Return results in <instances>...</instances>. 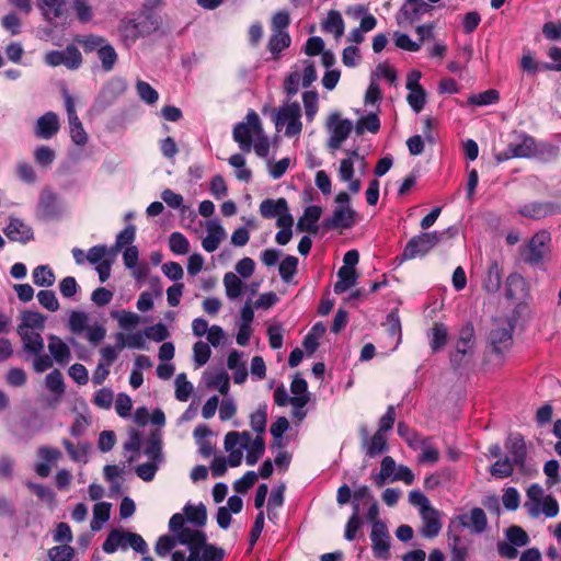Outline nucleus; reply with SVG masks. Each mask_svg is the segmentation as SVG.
I'll return each instance as SVG.
<instances>
[{
  "label": "nucleus",
  "mask_w": 561,
  "mask_h": 561,
  "mask_svg": "<svg viewBox=\"0 0 561 561\" xmlns=\"http://www.w3.org/2000/svg\"><path fill=\"white\" fill-rule=\"evenodd\" d=\"M458 232L456 227H449L443 231L421 232L413 236L405 244L402 253L398 256L400 262L411 261L428 254L445 236L454 237Z\"/></svg>",
  "instance_id": "nucleus-1"
},
{
  "label": "nucleus",
  "mask_w": 561,
  "mask_h": 561,
  "mask_svg": "<svg viewBox=\"0 0 561 561\" xmlns=\"http://www.w3.org/2000/svg\"><path fill=\"white\" fill-rule=\"evenodd\" d=\"M182 545L190 551L187 561H221L224 558L221 549L206 543V535L203 531H186L182 537Z\"/></svg>",
  "instance_id": "nucleus-2"
},
{
  "label": "nucleus",
  "mask_w": 561,
  "mask_h": 561,
  "mask_svg": "<svg viewBox=\"0 0 561 561\" xmlns=\"http://www.w3.org/2000/svg\"><path fill=\"white\" fill-rule=\"evenodd\" d=\"M237 446L247 450L245 460L249 466L255 465L265 450L264 438L256 435V437L252 439L250 433L245 431L229 432L225 436V449L234 448Z\"/></svg>",
  "instance_id": "nucleus-3"
},
{
  "label": "nucleus",
  "mask_w": 561,
  "mask_h": 561,
  "mask_svg": "<svg viewBox=\"0 0 561 561\" xmlns=\"http://www.w3.org/2000/svg\"><path fill=\"white\" fill-rule=\"evenodd\" d=\"M262 124L259 115L254 111H250L245 119L238 123L232 131L233 140L239 145L243 152H250L254 139L262 133Z\"/></svg>",
  "instance_id": "nucleus-4"
},
{
  "label": "nucleus",
  "mask_w": 561,
  "mask_h": 561,
  "mask_svg": "<svg viewBox=\"0 0 561 561\" xmlns=\"http://www.w3.org/2000/svg\"><path fill=\"white\" fill-rule=\"evenodd\" d=\"M145 445L144 454L148 461L142 463V481H151L159 466L163 462L161 431H152Z\"/></svg>",
  "instance_id": "nucleus-5"
},
{
  "label": "nucleus",
  "mask_w": 561,
  "mask_h": 561,
  "mask_svg": "<svg viewBox=\"0 0 561 561\" xmlns=\"http://www.w3.org/2000/svg\"><path fill=\"white\" fill-rule=\"evenodd\" d=\"M337 204L331 217L323 221L327 229H348L355 224L356 211L348 206L350 195L346 192H340L335 196Z\"/></svg>",
  "instance_id": "nucleus-6"
},
{
  "label": "nucleus",
  "mask_w": 561,
  "mask_h": 561,
  "mask_svg": "<svg viewBox=\"0 0 561 561\" xmlns=\"http://www.w3.org/2000/svg\"><path fill=\"white\" fill-rule=\"evenodd\" d=\"M301 108L298 102L286 103L280 106L274 116V123L277 129L285 126V136L295 137L302 130L300 121Z\"/></svg>",
  "instance_id": "nucleus-7"
},
{
  "label": "nucleus",
  "mask_w": 561,
  "mask_h": 561,
  "mask_svg": "<svg viewBox=\"0 0 561 561\" xmlns=\"http://www.w3.org/2000/svg\"><path fill=\"white\" fill-rule=\"evenodd\" d=\"M43 19L53 27H65L69 24V7L66 0H37Z\"/></svg>",
  "instance_id": "nucleus-8"
},
{
  "label": "nucleus",
  "mask_w": 561,
  "mask_h": 561,
  "mask_svg": "<svg viewBox=\"0 0 561 561\" xmlns=\"http://www.w3.org/2000/svg\"><path fill=\"white\" fill-rule=\"evenodd\" d=\"M550 236L546 231H539L533 236L528 244L522 251L525 263L539 265L549 252Z\"/></svg>",
  "instance_id": "nucleus-9"
},
{
  "label": "nucleus",
  "mask_w": 561,
  "mask_h": 561,
  "mask_svg": "<svg viewBox=\"0 0 561 561\" xmlns=\"http://www.w3.org/2000/svg\"><path fill=\"white\" fill-rule=\"evenodd\" d=\"M129 547L140 552V535L122 529H113L102 545L105 553H114L118 548L126 550Z\"/></svg>",
  "instance_id": "nucleus-10"
},
{
  "label": "nucleus",
  "mask_w": 561,
  "mask_h": 561,
  "mask_svg": "<svg viewBox=\"0 0 561 561\" xmlns=\"http://www.w3.org/2000/svg\"><path fill=\"white\" fill-rule=\"evenodd\" d=\"M44 61L50 67L64 65L70 70H76L82 65V56L79 49L70 44L64 50H50L44 56Z\"/></svg>",
  "instance_id": "nucleus-11"
},
{
  "label": "nucleus",
  "mask_w": 561,
  "mask_h": 561,
  "mask_svg": "<svg viewBox=\"0 0 561 561\" xmlns=\"http://www.w3.org/2000/svg\"><path fill=\"white\" fill-rule=\"evenodd\" d=\"M328 127L330 130L328 147L336 150L348 138L353 124L350 119H342L339 114L334 113L329 117Z\"/></svg>",
  "instance_id": "nucleus-12"
},
{
  "label": "nucleus",
  "mask_w": 561,
  "mask_h": 561,
  "mask_svg": "<svg viewBox=\"0 0 561 561\" xmlns=\"http://www.w3.org/2000/svg\"><path fill=\"white\" fill-rule=\"evenodd\" d=\"M64 98L71 140L78 146H84L88 142V134L85 133L82 123L77 115L75 100L67 91L64 92Z\"/></svg>",
  "instance_id": "nucleus-13"
},
{
  "label": "nucleus",
  "mask_w": 561,
  "mask_h": 561,
  "mask_svg": "<svg viewBox=\"0 0 561 561\" xmlns=\"http://www.w3.org/2000/svg\"><path fill=\"white\" fill-rule=\"evenodd\" d=\"M373 553L377 559L388 560L390 558L391 537L386 523H375L370 531Z\"/></svg>",
  "instance_id": "nucleus-14"
},
{
  "label": "nucleus",
  "mask_w": 561,
  "mask_h": 561,
  "mask_svg": "<svg viewBox=\"0 0 561 561\" xmlns=\"http://www.w3.org/2000/svg\"><path fill=\"white\" fill-rule=\"evenodd\" d=\"M513 325L497 323L489 334V343L493 353L503 355L512 345Z\"/></svg>",
  "instance_id": "nucleus-15"
},
{
  "label": "nucleus",
  "mask_w": 561,
  "mask_h": 561,
  "mask_svg": "<svg viewBox=\"0 0 561 561\" xmlns=\"http://www.w3.org/2000/svg\"><path fill=\"white\" fill-rule=\"evenodd\" d=\"M125 91L126 84L124 81L111 80L102 88L99 95L96 96L94 102V108L98 112L104 111L110 105H112L117 100V98L124 94Z\"/></svg>",
  "instance_id": "nucleus-16"
},
{
  "label": "nucleus",
  "mask_w": 561,
  "mask_h": 561,
  "mask_svg": "<svg viewBox=\"0 0 561 561\" xmlns=\"http://www.w3.org/2000/svg\"><path fill=\"white\" fill-rule=\"evenodd\" d=\"M124 457L128 470L140 477V465L136 463L137 458L140 457V431L137 428L129 431L128 440L124 444Z\"/></svg>",
  "instance_id": "nucleus-17"
},
{
  "label": "nucleus",
  "mask_w": 561,
  "mask_h": 561,
  "mask_svg": "<svg viewBox=\"0 0 561 561\" xmlns=\"http://www.w3.org/2000/svg\"><path fill=\"white\" fill-rule=\"evenodd\" d=\"M454 523L461 528H469L474 534H482L488 527L486 515L480 507L472 508L469 514L457 516Z\"/></svg>",
  "instance_id": "nucleus-18"
},
{
  "label": "nucleus",
  "mask_w": 561,
  "mask_h": 561,
  "mask_svg": "<svg viewBox=\"0 0 561 561\" xmlns=\"http://www.w3.org/2000/svg\"><path fill=\"white\" fill-rule=\"evenodd\" d=\"M60 129L59 117L55 112L48 111L36 121L34 134L38 139H51Z\"/></svg>",
  "instance_id": "nucleus-19"
},
{
  "label": "nucleus",
  "mask_w": 561,
  "mask_h": 561,
  "mask_svg": "<svg viewBox=\"0 0 561 561\" xmlns=\"http://www.w3.org/2000/svg\"><path fill=\"white\" fill-rule=\"evenodd\" d=\"M4 234L10 241L27 243L34 239L33 229L23 220L10 217L9 224L3 229Z\"/></svg>",
  "instance_id": "nucleus-20"
},
{
  "label": "nucleus",
  "mask_w": 561,
  "mask_h": 561,
  "mask_svg": "<svg viewBox=\"0 0 561 561\" xmlns=\"http://www.w3.org/2000/svg\"><path fill=\"white\" fill-rule=\"evenodd\" d=\"M474 344V332L471 327L461 330L456 344V351L450 355V362L454 367L460 366L462 357L468 354Z\"/></svg>",
  "instance_id": "nucleus-21"
},
{
  "label": "nucleus",
  "mask_w": 561,
  "mask_h": 561,
  "mask_svg": "<svg viewBox=\"0 0 561 561\" xmlns=\"http://www.w3.org/2000/svg\"><path fill=\"white\" fill-rule=\"evenodd\" d=\"M519 215L530 219H541L558 213V207L549 202H531L518 209Z\"/></svg>",
  "instance_id": "nucleus-22"
},
{
  "label": "nucleus",
  "mask_w": 561,
  "mask_h": 561,
  "mask_svg": "<svg viewBox=\"0 0 561 561\" xmlns=\"http://www.w3.org/2000/svg\"><path fill=\"white\" fill-rule=\"evenodd\" d=\"M207 234L202 241L203 249L208 252H215L220 242L226 238V231L217 219L207 221L206 224Z\"/></svg>",
  "instance_id": "nucleus-23"
},
{
  "label": "nucleus",
  "mask_w": 561,
  "mask_h": 561,
  "mask_svg": "<svg viewBox=\"0 0 561 561\" xmlns=\"http://www.w3.org/2000/svg\"><path fill=\"white\" fill-rule=\"evenodd\" d=\"M508 150L516 158H530L536 154L535 139L525 133H518L515 140L510 142Z\"/></svg>",
  "instance_id": "nucleus-24"
},
{
  "label": "nucleus",
  "mask_w": 561,
  "mask_h": 561,
  "mask_svg": "<svg viewBox=\"0 0 561 561\" xmlns=\"http://www.w3.org/2000/svg\"><path fill=\"white\" fill-rule=\"evenodd\" d=\"M18 334L22 341L23 352L27 355H38L44 351V340L39 331L18 328Z\"/></svg>",
  "instance_id": "nucleus-25"
},
{
  "label": "nucleus",
  "mask_w": 561,
  "mask_h": 561,
  "mask_svg": "<svg viewBox=\"0 0 561 561\" xmlns=\"http://www.w3.org/2000/svg\"><path fill=\"white\" fill-rule=\"evenodd\" d=\"M507 456L516 466L522 467L526 459V444L520 435H510L505 442Z\"/></svg>",
  "instance_id": "nucleus-26"
},
{
  "label": "nucleus",
  "mask_w": 561,
  "mask_h": 561,
  "mask_svg": "<svg viewBox=\"0 0 561 561\" xmlns=\"http://www.w3.org/2000/svg\"><path fill=\"white\" fill-rule=\"evenodd\" d=\"M48 351L51 358L60 366L67 365L71 359L69 346L57 335H48Z\"/></svg>",
  "instance_id": "nucleus-27"
},
{
  "label": "nucleus",
  "mask_w": 561,
  "mask_h": 561,
  "mask_svg": "<svg viewBox=\"0 0 561 561\" xmlns=\"http://www.w3.org/2000/svg\"><path fill=\"white\" fill-rule=\"evenodd\" d=\"M421 517L423 520V525L421 528V534L425 538H434L436 537L440 529L442 524L439 522V513L434 507H430L421 513Z\"/></svg>",
  "instance_id": "nucleus-28"
},
{
  "label": "nucleus",
  "mask_w": 561,
  "mask_h": 561,
  "mask_svg": "<svg viewBox=\"0 0 561 561\" xmlns=\"http://www.w3.org/2000/svg\"><path fill=\"white\" fill-rule=\"evenodd\" d=\"M322 215V208L320 206H308L306 207L304 215L299 218L297 222V229L299 231H306L309 233L318 232V225L320 217Z\"/></svg>",
  "instance_id": "nucleus-29"
},
{
  "label": "nucleus",
  "mask_w": 561,
  "mask_h": 561,
  "mask_svg": "<svg viewBox=\"0 0 561 561\" xmlns=\"http://www.w3.org/2000/svg\"><path fill=\"white\" fill-rule=\"evenodd\" d=\"M363 446L368 457H376L387 450V437L381 431H377L370 438L366 431H363Z\"/></svg>",
  "instance_id": "nucleus-30"
},
{
  "label": "nucleus",
  "mask_w": 561,
  "mask_h": 561,
  "mask_svg": "<svg viewBox=\"0 0 561 561\" xmlns=\"http://www.w3.org/2000/svg\"><path fill=\"white\" fill-rule=\"evenodd\" d=\"M37 214L42 219H51L58 215L57 196L53 192L42 193L37 205Z\"/></svg>",
  "instance_id": "nucleus-31"
},
{
  "label": "nucleus",
  "mask_w": 561,
  "mask_h": 561,
  "mask_svg": "<svg viewBox=\"0 0 561 561\" xmlns=\"http://www.w3.org/2000/svg\"><path fill=\"white\" fill-rule=\"evenodd\" d=\"M294 397L290 398L293 407L301 409L309 402L308 385L304 378L296 376L290 385Z\"/></svg>",
  "instance_id": "nucleus-32"
},
{
  "label": "nucleus",
  "mask_w": 561,
  "mask_h": 561,
  "mask_svg": "<svg viewBox=\"0 0 561 561\" xmlns=\"http://www.w3.org/2000/svg\"><path fill=\"white\" fill-rule=\"evenodd\" d=\"M339 175L341 181L348 182V190L353 194H357L362 188L360 180L353 179L354 175V161L352 158L341 160L339 168Z\"/></svg>",
  "instance_id": "nucleus-33"
},
{
  "label": "nucleus",
  "mask_w": 561,
  "mask_h": 561,
  "mask_svg": "<svg viewBox=\"0 0 561 561\" xmlns=\"http://www.w3.org/2000/svg\"><path fill=\"white\" fill-rule=\"evenodd\" d=\"M432 9L431 5L423 2L422 0L409 1L407 0L404 5L401 8V12L404 18L413 23L421 19V16Z\"/></svg>",
  "instance_id": "nucleus-34"
},
{
  "label": "nucleus",
  "mask_w": 561,
  "mask_h": 561,
  "mask_svg": "<svg viewBox=\"0 0 561 561\" xmlns=\"http://www.w3.org/2000/svg\"><path fill=\"white\" fill-rule=\"evenodd\" d=\"M288 210L287 201L285 198L265 199L260 205V213L264 218H275L282 213Z\"/></svg>",
  "instance_id": "nucleus-35"
},
{
  "label": "nucleus",
  "mask_w": 561,
  "mask_h": 561,
  "mask_svg": "<svg viewBox=\"0 0 561 561\" xmlns=\"http://www.w3.org/2000/svg\"><path fill=\"white\" fill-rule=\"evenodd\" d=\"M501 284L502 270L500 268L496 261H492L488 268L486 276L483 282V287L488 293L494 294L500 290Z\"/></svg>",
  "instance_id": "nucleus-36"
},
{
  "label": "nucleus",
  "mask_w": 561,
  "mask_h": 561,
  "mask_svg": "<svg viewBox=\"0 0 561 561\" xmlns=\"http://www.w3.org/2000/svg\"><path fill=\"white\" fill-rule=\"evenodd\" d=\"M111 317L118 321V325L123 331L130 332L140 323V317L134 312L126 310H113Z\"/></svg>",
  "instance_id": "nucleus-37"
},
{
  "label": "nucleus",
  "mask_w": 561,
  "mask_h": 561,
  "mask_svg": "<svg viewBox=\"0 0 561 561\" xmlns=\"http://www.w3.org/2000/svg\"><path fill=\"white\" fill-rule=\"evenodd\" d=\"M291 39L288 33L273 32L268 39L267 49L277 59L279 54L289 47Z\"/></svg>",
  "instance_id": "nucleus-38"
},
{
  "label": "nucleus",
  "mask_w": 561,
  "mask_h": 561,
  "mask_svg": "<svg viewBox=\"0 0 561 561\" xmlns=\"http://www.w3.org/2000/svg\"><path fill=\"white\" fill-rule=\"evenodd\" d=\"M339 280L334 284V293L342 294L353 287L357 282L356 270L340 268L337 271Z\"/></svg>",
  "instance_id": "nucleus-39"
},
{
  "label": "nucleus",
  "mask_w": 561,
  "mask_h": 561,
  "mask_svg": "<svg viewBox=\"0 0 561 561\" xmlns=\"http://www.w3.org/2000/svg\"><path fill=\"white\" fill-rule=\"evenodd\" d=\"M111 504L107 502H99L93 507V518L90 527L93 531H99L103 524L110 519Z\"/></svg>",
  "instance_id": "nucleus-40"
},
{
  "label": "nucleus",
  "mask_w": 561,
  "mask_h": 561,
  "mask_svg": "<svg viewBox=\"0 0 561 561\" xmlns=\"http://www.w3.org/2000/svg\"><path fill=\"white\" fill-rule=\"evenodd\" d=\"M224 286L227 297L231 300L239 298L242 295V290L244 288L241 279L232 272L225 274Z\"/></svg>",
  "instance_id": "nucleus-41"
},
{
  "label": "nucleus",
  "mask_w": 561,
  "mask_h": 561,
  "mask_svg": "<svg viewBox=\"0 0 561 561\" xmlns=\"http://www.w3.org/2000/svg\"><path fill=\"white\" fill-rule=\"evenodd\" d=\"M32 277L34 284L39 287H50L56 280L55 274L48 265H38L35 267Z\"/></svg>",
  "instance_id": "nucleus-42"
},
{
  "label": "nucleus",
  "mask_w": 561,
  "mask_h": 561,
  "mask_svg": "<svg viewBox=\"0 0 561 561\" xmlns=\"http://www.w3.org/2000/svg\"><path fill=\"white\" fill-rule=\"evenodd\" d=\"M45 317L37 311H24L22 313V322L18 328L26 330L41 331L44 329Z\"/></svg>",
  "instance_id": "nucleus-43"
},
{
  "label": "nucleus",
  "mask_w": 561,
  "mask_h": 561,
  "mask_svg": "<svg viewBox=\"0 0 561 561\" xmlns=\"http://www.w3.org/2000/svg\"><path fill=\"white\" fill-rule=\"evenodd\" d=\"M184 512L188 522L193 523L197 527H203L207 520V511L204 504L197 506L187 504L184 507Z\"/></svg>",
  "instance_id": "nucleus-44"
},
{
  "label": "nucleus",
  "mask_w": 561,
  "mask_h": 561,
  "mask_svg": "<svg viewBox=\"0 0 561 561\" xmlns=\"http://www.w3.org/2000/svg\"><path fill=\"white\" fill-rule=\"evenodd\" d=\"M542 495L543 490L539 484L534 483L527 489V497L533 502V505L526 504V507L533 517L540 515L539 505L543 500Z\"/></svg>",
  "instance_id": "nucleus-45"
},
{
  "label": "nucleus",
  "mask_w": 561,
  "mask_h": 561,
  "mask_svg": "<svg viewBox=\"0 0 561 561\" xmlns=\"http://www.w3.org/2000/svg\"><path fill=\"white\" fill-rule=\"evenodd\" d=\"M417 447L421 449L419 462L435 463L439 459V451L430 439H421Z\"/></svg>",
  "instance_id": "nucleus-46"
},
{
  "label": "nucleus",
  "mask_w": 561,
  "mask_h": 561,
  "mask_svg": "<svg viewBox=\"0 0 561 561\" xmlns=\"http://www.w3.org/2000/svg\"><path fill=\"white\" fill-rule=\"evenodd\" d=\"M267 422V405L262 404L250 416L252 430L260 436L265 433Z\"/></svg>",
  "instance_id": "nucleus-47"
},
{
  "label": "nucleus",
  "mask_w": 561,
  "mask_h": 561,
  "mask_svg": "<svg viewBox=\"0 0 561 561\" xmlns=\"http://www.w3.org/2000/svg\"><path fill=\"white\" fill-rule=\"evenodd\" d=\"M169 527H170V530L173 533L172 536L178 538V541L180 545H182V537L184 536V534H186V531L202 533L201 530L192 529V528L185 526L184 517H183V515H181L179 513L174 514L170 518Z\"/></svg>",
  "instance_id": "nucleus-48"
},
{
  "label": "nucleus",
  "mask_w": 561,
  "mask_h": 561,
  "mask_svg": "<svg viewBox=\"0 0 561 561\" xmlns=\"http://www.w3.org/2000/svg\"><path fill=\"white\" fill-rule=\"evenodd\" d=\"M229 164L237 169L236 178L242 182H249L252 179V172L245 168V159L240 153H234L229 158Z\"/></svg>",
  "instance_id": "nucleus-49"
},
{
  "label": "nucleus",
  "mask_w": 561,
  "mask_h": 561,
  "mask_svg": "<svg viewBox=\"0 0 561 561\" xmlns=\"http://www.w3.org/2000/svg\"><path fill=\"white\" fill-rule=\"evenodd\" d=\"M45 387L56 396H61L66 388L62 374L58 369L48 373L45 377Z\"/></svg>",
  "instance_id": "nucleus-50"
},
{
  "label": "nucleus",
  "mask_w": 561,
  "mask_h": 561,
  "mask_svg": "<svg viewBox=\"0 0 561 561\" xmlns=\"http://www.w3.org/2000/svg\"><path fill=\"white\" fill-rule=\"evenodd\" d=\"M324 30L334 34L335 38H339L344 33V21L342 15L337 11H330L324 23Z\"/></svg>",
  "instance_id": "nucleus-51"
},
{
  "label": "nucleus",
  "mask_w": 561,
  "mask_h": 561,
  "mask_svg": "<svg viewBox=\"0 0 561 561\" xmlns=\"http://www.w3.org/2000/svg\"><path fill=\"white\" fill-rule=\"evenodd\" d=\"M515 466L516 465L507 456H505L492 465L490 472L493 477L496 478H507L512 476Z\"/></svg>",
  "instance_id": "nucleus-52"
},
{
  "label": "nucleus",
  "mask_w": 561,
  "mask_h": 561,
  "mask_svg": "<svg viewBox=\"0 0 561 561\" xmlns=\"http://www.w3.org/2000/svg\"><path fill=\"white\" fill-rule=\"evenodd\" d=\"M98 57L101 60L103 70L105 71H111L117 61V54L114 47L107 42L100 48Z\"/></svg>",
  "instance_id": "nucleus-53"
},
{
  "label": "nucleus",
  "mask_w": 561,
  "mask_h": 561,
  "mask_svg": "<svg viewBox=\"0 0 561 561\" xmlns=\"http://www.w3.org/2000/svg\"><path fill=\"white\" fill-rule=\"evenodd\" d=\"M298 259L294 255H287L279 264V276L285 283H289L297 273Z\"/></svg>",
  "instance_id": "nucleus-54"
},
{
  "label": "nucleus",
  "mask_w": 561,
  "mask_h": 561,
  "mask_svg": "<svg viewBox=\"0 0 561 561\" xmlns=\"http://www.w3.org/2000/svg\"><path fill=\"white\" fill-rule=\"evenodd\" d=\"M142 336L153 342H164L169 336L170 332L165 324L157 323L150 327H147L142 330Z\"/></svg>",
  "instance_id": "nucleus-55"
},
{
  "label": "nucleus",
  "mask_w": 561,
  "mask_h": 561,
  "mask_svg": "<svg viewBox=\"0 0 561 561\" xmlns=\"http://www.w3.org/2000/svg\"><path fill=\"white\" fill-rule=\"evenodd\" d=\"M174 383L175 398L181 402L187 401L193 391V385L187 380L186 375L184 373L179 374L175 377Z\"/></svg>",
  "instance_id": "nucleus-56"
},
{
  "label": "nucleus",
  "mask_w": 561,
  "mask_h": 561,
  "mask_svg": "<svg viewBox=\"0 0 561 561\" xmlns=\"http://www.w3.org/2000/svg\"><path fill=\"white\" fill-rule=\"evenodd\" d=\"M448 545L455 561H465L467 556V547L462 543L459 535L448 531Z\"/></svg>",
  "instance_id": "nucleus-57"
},
{
  "label": "nucleus",
  "mask_w": 561,
  "mask_h": 561,
  "mask_svg": "<svg viewBox=\"0 0 561 561\" xmlns=\"http://www.w3.org/2000/svg\"><path fill=\"white\" fill-rule=\"evenodd\" d=\"M431 348L433 352L439 351L447 342V329L442 323H435L432 328L431 334Z\"/></svg>",
  "instance_id": "nucleus-58"
},
{
  "label": "nucleus",
  "mask_w": 561,
  "mask_h": 561,
  "mask_svg": "<svg viewBox=\"0 0 561 561\" xmlns=\"http://www.w3.org/2000/svg\"><path fill=\"white\" fill-rule=\"evenodd\" d=\"M76 42L82 46L84 53L95 51L98 54L107 41L101 36L87 35L76 38Z\"/></svg>",
  "instance_id": "nucleus-59"
},
{
  "label": "nucleus",
  "mask_w": 561,
  "mask_h": 561,
  "mask_svg": "<svg viewBox=\"0 0 561 561\" xmlns=\"http://www.w3.org/2000/svg\"><path fill=\"white\" fill-rule=\"evenodd\" d=\"M76 550L65 543L50 548L48 550L49 561H71L75 557Z\"/></svg>",
  "instance_id": "nucleus-60"
},
{
  "label": "nucleus",
  "mask_w": 561,
  "mask_h": 561,
  "mask_svg": "<svg viewBox=\"0 0 561 561\" xmlns=\"http://www.w3.org/2000/svg\"><path fill=\"white\" fill-rule=\"evenodd\" d=\"M500 100V94L496 90L490 89L479 94L469 96L468 102L472 105L484 106L494 104Z\"/></svg>",
  "instance_id": "nucleus-61"
},
{
  "label": "nucleus",
  "mask_w": 561,
  "mask_h": 561,
  "mask_svg": "<svg viewBox=\"0 0 561 561\" xmlns=\"http://www.w3.org/2000/svg\"><path fill=\"white\" fill-rule=\"evenodd\" d=\"M355 128L358 135L363 134L365 130L377 133L380 128V122L377 114L370 113L367 116L362 117L357 121Z\"/></svg>",
  "instance_id": "nucleus-62"
},
{
  "label": "nucleus",
  "mask_w": 561,
  "mask_h": 561,
  "mask_svg": "<svg viewBox=\"0 0 561 561\" xmlns=\"http://www.w3.org/2000/svg\"><path fill=\"white\" fill-rule=\"evenodd\" d=\"M170 250L179 255L186 254L190 251L188 240L181 232H173L169 238Z\"/></svg>",
  "instance_id": "nucleus-63"
},
{
  "label": "nucleus",
  "mask_w": 561,
  "mask_h": 561,
  "mask_svg": "<svg viewBox=\"0 0 561 561\" xmlns=\"http://www.w3.org/2000/svg\"><path fill=\"white\" fill-rule=\"evenodd\" d=\"M121 34L124 39L128 43H135L140 36L139 24L136 20H124L121 24Z\"/></svg>",
  "instance_id": "nucleus-64"
}]
</instances>
